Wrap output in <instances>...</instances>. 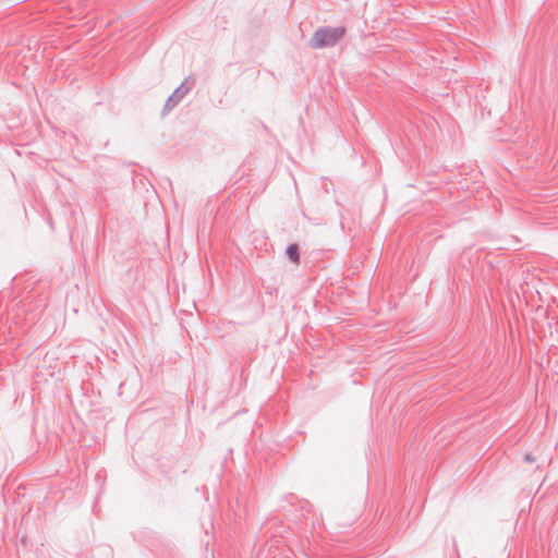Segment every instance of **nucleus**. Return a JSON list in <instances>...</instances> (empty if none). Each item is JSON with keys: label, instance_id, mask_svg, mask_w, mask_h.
I'll use <instances>...</instances> for the list:
<instances>
[{"label": "nucleus", "instance_id": "4", "mask_svg": "<svg viewBox=\"0 0 558 558\" xmlns=\"http://www.w3.org/2000/svg\"><path fill=\"white\" fill-rule=\"evenodd\" d=\"M524 461H526V462H530V463H531V462H534V461H535V458H534L531 453H526V454L524 456Z\"/></svg>", "mask_w": 558, "mask_h": 558}, {"label": "nucleus", "instance_id": "2", "mask_svg": "<svg viewBox=\"0 0 558 558\" xmlns=\"http://www.w3.org/2000/svg\"><path fill=\"white\" fill-rule=\"evenodd\" d=\"M194 83L195 78L192 75L187 76L166 100L162 109V114L168 113L175 106H178V104L183 99V97L191 90Z\"/></svg>", "mask_w": 558, "mask_h": 558}, {"label": "nucleus", "instance_id": "3", "mask_svg": "<svg viewBox=\"0 0 558 558\" xmlns=\"http://www.w3.org/2000/svg\"><path fill=\"white\" fill-rule=\"evenodd\" d=\"M286 256L289 260L299 265L300 264V247H299V245L295 243L289 244L286 248Z\"/></svg>", "mask_w": 558, "mask_h": 558}, {"label": "nucleus", "instance_id": "1", "mask_svg": "<svg viewBox=\"0 0 558 558\" xmlns=\"http://www.w3.org/2000/svg\"><path fill=\"white\" fill-rule=\"evenodd\" d=\"M345 27H318L308 40V46L312 49H323L327 47H335L341 38L345 35Z\"/></svg>", "mask_w": 558, "mask_h": 558}]
</instances>
